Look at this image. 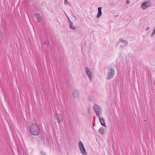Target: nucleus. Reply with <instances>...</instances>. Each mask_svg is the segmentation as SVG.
Returning <instances> with one entry per match:
<instances>
[{"instance_id": "obj_5", "label": "nucleus", "mask_w": 155, "mask_h": 155, "mask_svg": "<svg viewBox=\"0 0 155 155\" xmlns=\"http://www.w3.org/2000/svg\"><path fill=\"white\" fill-rule=\"evenodd\" d=\"M54 117L57 120L58 123H61L62 122L63 118L61 114H56L54 115Z\"/></svg>"}, {"instance_id": "obj_12", "label": "nucleus", "mask_w": 155, "mask_h": 155, "mask_svg": "<svg viewBox=\"0 0 155 155\" xmlns=\"http://www.w3.org/2000/svg\"><path fill=\"white\" fill-rule=\"evenodd\" d=\"M99 132L102 135H103L104 133V128L102 127H101L98 130Z\"/></svg>"}, {"instance_id": "obj_6", "label": "nucleus", "mask_w": 155, "mask_h": 155, "mask_svg": "<svg viewBox=\"0 0 155 155\" xmlns=\"http://www.w3.org/2000/svg\"><path fill=\"white\" fill-rule=\"evenodd\" d=\"M85 71L87 75L89 77L90 80L91 81L92 79V75L89 68L86 67L85 68Z\"/></svg>"}, {"instance_id": "obj_14", "label": "nucleus", "mask_w": 155, "mask_h": 155, "mask_svg": "<svg viewBox=\"0 0 155 155\" xmlns=\"http://www.w3.org/2000/svg\"><path fill=\"white\" fill-rule=\"evenodd\" d=\"M70 27L71 28L73 29H75L76 28L73 25V24L72 22L70 24Z\"/></svg>"}, {"instance_id": "obj_7", "label": "nucleus", "mask_w": 155, "mask_h": 155, "mask_svg": "<svg viewBox=\"0 0 155 155\" xmlns=\"http://www.w3.org/2000/svg\"><path fill=\"white\" fill-rule=\"evenodd\" d=\"M120 42L119 43L120 44V45L122 47L123 46V45H121V44H123L124 45V46H126L128 44V41L127 40H124V39H120ZM122 48V47H121Z\"/></svg>"}, {"instance_id": "obj_1", "label": "nucleus", "mask_w": 155, "mask_h": 155, "mask_svg": "<svg viewBox=\"0 0 155 155\" xmlns=\"http://www.w3.org/2000/svg\"><path fill=\"white\" fill-rule=\"evenodd\" d=\"M31 133L34 135H38L40 132V130L38 126L35 124H32L30 127Z\"/></svg>"}, {"instance_id": "obj_13", "label": "nucleus", "mask_w": 155, "mask_h": 155, "mask_svg": "<svg viewBox=\"0 0 155 155\" xmlns=\"http://www.w3.org/2000/svg\"><path fill=\"white\" fill-rule=\"evenodd\" d=\"M148 4V3L147 2H144L142 5V7L143 8V9H145L148 7V6L147 5Z\"/></svg>"}, {"instance_id": "obj_19", "label": "nucleus", "mask_w": 155, "mask_h": 155, "mask_svg": "<svg viewBox=\"0 0 155 155\" xmlns=\"http://www.w3.org/2000/svg\"><path fill=\"white\" fill-rule=\"evenodd\" d=\"M155 33V29L154 30L153 32V34H154Z\"/></svg>"}, {"instance_id": "obj_11", "label": "nucleus", "mask_w": 155, "mask_h": 155, "mask_svg": "<svg viewBox=\"0 0 155 155\" xmlns=\"http://www.w3.org/2000/svg\"><path fill=\"white\" fill-rule=\"evenodd\" d=\"M101 9H102L101 8L99 7V8H98V14L97 16V18L100 17L101 16V15L102 14Z\"/></svg>"}, {"instance_id": "obj_15", "label": "nucleus", "mask_w": 155, "mask_h": 155, "mask_svg": "<svg viewBox=\"0 0 155 155\" xmlns=\"http://www.w3.org/2000/svg\"><path fill=\"white\" fill-rule=\"evenodd\" d=\"M44 44L46 45L48 48V45H49V42L47 40H45L44 43Z\"/></svg>"}, {"instance_id": "obj_2", "label": "nucleus", "mask_w": 155, "mask_h": 155, "mask_svg": "<svg viewBox=\"0 0 155 155\" xmlns=\"http://www.w3.org/2000/svg\"><path fill=\"white\" fill-rule=\"evenodd\" d=\"M93 109L97 117H101V114L102 113V110L100 106L97 104H95L93 107Z\"/></svg>"}, {"instance_id": "obj_20", "label": "nucleus", "mask_w": 155, "mask_h": 155, "mask_svg": "<svg viewBox=\"0 0 155 155\" xmlns=\"http://www.w3.org/2000/svg\"><path fill=\"white\" fill-rule=\"evenodd\" d=\"M127 3H129L128 2V1H127Z\"/></svg>"}, {"instance_id": "obj_3", "label": "nucleus", "mask_w": 155, "mask_h": 155, "mask_svg": "<svg viewBox=\"0 0 155 155\" xmlns=\"http://www.w3.org/2000/svg\"><path fill=\"white\" fill-rule=\"evenodd\" d=\"M108 73L107 74V79L108 80L111 79L114 77L115 71L113 68H110L108 69Z\"/></svg>"}, {"instance_id": "obj_10", "label": "nucleus", "mask_w": 155, "mask_h": 155, "mask_svg": "<svg viewBox=\"0 0 155 155\" xmlns=\"http://www.w3.org/2000/svg\"><path fill=\"white\" fill-rule=\"evenodd\" d=\"M35 15L37 18L38 21L40 22L41 20V18L40 14L38 13H36L35 14Z\"/></svg>"}, {"instance_id": "obj_8", "label": "nucleus", "mask_w": 155, "mask_h": 155, "mask_svg": "<svg viewBox=\"0 0 155 155\" xmlns=\"http://www.w3.org/2000/svg\"><path fill=\"white\" fill-rule=\"evenodd\" d=\"M73 95L74 97L78 98L79 96V92L76 90H74L73 92Z\"/></svg>"}, {"instance_id": "obj_17", "label": "nucleus", "mask_w": 155, "mask_h": 155, "mask_svg": "<svg viewBox=\"0 0 155 155\" xmlns=\"http://www.w3.org/2000/svg\"><path fill=\"white\" fill-rule=\"evenodd\" d=\"M64 3L65 4H67L68 3V2L67 0H64Z\"/></svg>"}, {"instance_id": "obj_21", "label": "nucleus", "mask_w": 155, "mask_h": 155, "mask_svg": "<svg viewBox=\"0 0 155 155\" xmlns=\"http://www.w3.org/2000/svg\"><path fill=\"white\" fill-rule=\"evenodd\" d=\"M148 28H147V30L148 29Z\"/></svg>"}, {"instance_id": "obj_9", "label": "nucleus", "mask_w": 155, "mask_h": 155, "mask_svg": "<svg viewBox=\"0 0 155 155\" xmlns=\"http://www.w3.org/2000/svg\"><path fill=\"white\" fill-rule=\"evenodd\" d=\"M100 121L101 124L103 126L106 127V125L104 122V119L101 118L100 117H99Z\"/></svg>"}, {"instance_id": "obj_18", "label": "nucleus", "mask_w": 155, "mask_h": 155, "mask_svg": "<svg viewBox=\"0 0 155 155\" xmlns=\"http://www.w3.org/2000/svg\"><path fill=\"white\" fill-rule=\"evenodd\" d=\"M88 111L89 114H90V109H89V108H88Z\"/></svg>"}, {"instance_id": "obj_16", "label": "nucleus", "mask_w": 155, "mask_h": 155, "mask_svg": "<svg viewBox=\"0 0 155 155\" xmlns=\"http://www.w3.org/2000/svg\"><path fill=\"white\" fill-rule=\"evenodd\" d=\"M41 155H46L45 153L42 151L41 152Z\"/></svg>"}, {"instance_id": "obj_4", "label": "nucleus", "mask_w": 155, "mask_h": 155, "mask_svg": "<svg viewBox=\"0 0 155 155\" xmlns=\"http://www.w3.org/2000/svg\"><path fill=\"white\" fill-rule=\"evenodd\" d=\"M78 146L81 153L83 155H87V153L81 141H80L79 142Z\"/></svg>"}]
</instances>
